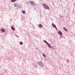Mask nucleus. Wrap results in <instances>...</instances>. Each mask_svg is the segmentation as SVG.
I'll use <instances>...</instances> for the list:
<instances>
[{
	"instance_id": "15",
	"label": "nucleus",
	"mask_w": 75,
	"mask_h": 75,
	"mask_svg": "<svg viewBox=\"0 0 75 75\" xmlns=\"http://www.w3.org/2000/svg\"><path fill=\"white\" fill-rule=\"evenodd\" d=\"M43 57H46V55H45V54L44 53L43 55H42Z\"/></svg>"
},
{
	"instance_id": "11",
	"label": "nucleus",
	"mask_w": 75,
	"mask_h": 75,
	"mask_svg": "<svg viewBox=\"0 0 75 75\" xmlns=\"http://www.w3.org/2000/svg\"><path fill=\"white\" fill-rule=\"evenodd\" d=\"M63 29L65 31H67V28H65V27H64L63 28Z\"/></svg>"
},
{
	"instance_id": "13",
	"label": "nucleus",
	"mask_w": 75,
	"mask_h": 75,
	"mask_svg": "<svg viewBox=\"0 0 75 75\" xmlns=\"http://www.w3.org/2000/svg\"><path fill=\"white\" fill-rule=\"evenodd\" d=\"M43 42H45V43H46V44H47L48 43V42H47V41L45 40H43Z\"/></svg>"
},
{
	"instance_id": "4",
	"label": "nucleus",
	"mask_w": 75,
	"mask_h": 75,
	"mask_svg": "<svg viewBox=\"0 0 75 75\" xmlns=\"http://www.w3.org/2000/svg\"><path fill=\"white\" fill-rule=\"evenodd\" d=\"M47 45L48 46V47L49 48H52V47L50 44H49L48 43V44H47Z\"/></svg>"
},
{
	"instance_id": "22",
	"label": "nucleus",
	"mask_w": 75,
	"mask_h": 75,
	"mask_svg": "<svg viewBox=\"0 0 75 75\" xmlns=\"http://www.w3.org/2000/svg\"><path fill=\"white\" fill-rule=\"evenodd\" d=\"M60 17H61V16H60Z\"/></svg>"
},
{
	"instance_id": "21",
	"label": "nucleus",
	"mask_w": 75,
	"mask_h": 75,
	"mask_svg": "<svg viewBox=\"0 0 75 75\" xmlns=\"http://www.w3.org/2000/svg\"><path fill=\"white\" fill-rule=\"evenodd\" d=\"M61 37H60L59 38V39H61Z\"/></svg>"
},
{
	"instance_id": "20",
	"label": "nucleus",
	"mask_w": 75,
	"mask_h": 75,
	"mask_svg": "<svg viewBox=\"0 0 75 75\" xmlns=\"http://www.w3.org/2000/svg\"><path fill=\"white\" fill-rule=\"evenodd\" d=\"M60 37H61V38H63V37H62V36H61Z\"/></svg>"
},
{
	"instance_id": "9",
	"label": "nucleus",
	"mask_w": 75,
	"mask_h": 75,
	"mask_svg": "<svg viewBox=\"0 0 75 75\" xmlns=\"http://www.w3.org/2000/svg\"><path fill=\"white\" fill-rule=\"evenodd\" d=\"M11 28L12 30H13V31H14L15 30V29H14V28H13V26H11Z\"/></svg>"
},
{
	"instance_id": "10",
	"label": "nucleus",
	"mask_w": 75,
	"mask_h": 75,
	"mask_svg": "<svg viewBox=\"0 0 75 75\" xmlns=\"http://www.w3.org/2000/svg\"><path fill=\"white\" fill-rule=\"evenodd\" d=\"M1 31L2 32H4V29H1Z\"/></svg>"
},
{
	"instance_id": "2",
	"label": "nucleus",
	"mask_w": 75,
	"mask_h": 75,
	"mask_svg": "<svg viewBox=\"0 0 75 75\" xmlns=\"http://www.w3.org/2000/svg\"><path fill=\"white\" fill-rule=\"evenodd\" d=\"M43 5L44 7L45 8H46V9H49V10H50V8H49V7H48V6L46 4H43Z\"/></svg>"
},
{
	"instance_id": "19",
	"label": "nucleus",
	"mask_w": 75,
	"mask_h": 75,
	"mask_svg": "<svg viewBox=\"0 0 75 75\" xmlns=\"http://www.w3.org/2000/svg\"><path fill=\"white\" fill-rule=\"evenodd\" d=\"M15 35L16 36V37H18V36H17V35L15 34Z\"/></svg>"
},
{
	"instance_id": "1",
	"label": "nucleus",
	"mask_w": 75,
	"mask_h": 75,
	"mask_svg": "<svg viewBox=\"0 0 75 75\" xmlns=\"http://www.w3.org/2000/svg\"><path fill=\"white\" fill-rule=\"evenodd\" d=\"M38 64L40 67H42L43 65H44V64H43L42 62L41 61L38 62Z\"/></svg>"
},
{
	"instance_id": "16",
	"label": "nucleus",
	"mask_w": 75,
	"mask_h": 75,
	"mask_svg": "<svg viewBox=\"0 0 75 75\" xmlns=\"http://www.w3.org/2000/svg\"><path fill=\"white\" fill-rule=\"evenodd\" d=\"M22 13L23 14H25V11H22Z\"/></svg>"
},
{
	"instance_id": "8",
	"label": "nucleus",
	"mask_w": 75,
	"mask_h": 75,
	"mask_svg": "<svg viewBox=\"0 0 75 75\" xmlns=\"http://www.w3.org/2000/svg\"><path fill=\"white\" fill-rule=\"evenodd\" d=\"M58 33L59 35H62V32L61 31H59Z\"/></svg>"
},
{
	"instance_id": "17",
	"label": "nucleus",
	"mask_w": 75,
	"mask_h": 75,
	"mask_svg": "<svg viewBox=\"0 0 75 75\" xmlns=\"http://www.w3.org/2000/svg\"><path fill=\"white\" fill-rule=\"evenodd\" d=\"M34 66L35 68H37V64H35L34 65Z\"/></svg>"
},
{
	"instance_id": "3",
	"label": "nucleus",
	"mask_w": 75,
	"mask_h": 75,
	"mask_svg": "<svg viewBox=\"0 0 75 75\" xmlns=\"http://www.w3.org/2000/svg\"><path fill=\"white\" fill-rule=\"evenodd\" d=\"M30 3H31L32 6H34L35 5V3H34L32 1H30Z\"/></svg>"
},
{
	"instance_id": "12",
	"label": "nucleus",
	"mask_w": 75,
	"mask_h": 75,
	"mask_svg": "<svg viewBox=\"0 0 75 75\" xmlns=\"http://www.w3.org/2000/svg\"><path fill=\"white\" fill-rule=\"evenodd\" d=\"M19 44L20 45H22L23 44V43L22 42H20L19 43Z\"/></svg>"
},
{
	"instance_id": "18",
	"label": "nucleus",
	"mask_w": 75,
	"mask_h": 75,
	"mask_svg": "<svg viewBox=\"0 0 75 75\" xmlns=\"http://www.w3.org/2000/svg\"><path fill=\"white\" fill-rule=\"evenodd\" d=\"M55 28L56 31H58V28H57V27H56V28Z\"/></svg>"
},
{
	"instance_id": "7",
	"label": "nucleus",
	"mask_w": 75,
	"mask_h": 75,
	"mask_svg": "<svg viewBox=\"0 0 75 75\" xmlns=\"http://www.w3.org/2000/svg\"><path fill=\"white\" fill-rule=\"evenodd\" d=\"M38 27L39 28H42V25L41 24H40L38 25Z\"/></svg>"
},
{
	"instance_id": "5",
	"label": "nucleus",
	"mask_w": 75,
	"mask_h": 75,
	"mask_svg": "<svg viewBox=\"0 0 75 75\" xmlns=\"http://www.w3.org/2000/svg\"><path fill=\"white\" fill-rule=\"evenodd\" d=\"M52 26L53 27V28H56V27H57L56 26V25H55L54 24V23H52Z\"/></svg>"
},
{
	"instance_id": "14",
	"label": "nucleus",
	"mask_w": 75,
	"mask_h": 75,
	"mask_svg": "<svg viewBox=\"0 0 75 75\" xmlns=\"http://www.w3.org/2000/svg\"><path fill=\"white\" fill-rule=\"evenodd\" d=\"M11 2H15V1H16V0H11Z\"/></svg>"
},
{
	"instance_id": "6",
	"label": "nucleus",
	"mask_w": 75,
	"mask_h": 75,
	"mask_svg": "<svg viewBox=\"0 0 75 75\" xmlns=\"http://www.w3.org/2000/svg\"><path fill=\"white\" fill-rule=\"evenodd\" d=\"M14 5L15 7H19V5L17 4H14Z\"/></svg>"
}]
</instances>
